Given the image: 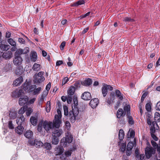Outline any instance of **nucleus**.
I'll return each mask as SVG.
<instances>
[{"label":"nucleus","instance_id":"1","mask_svg":"<svg viewBox=\"0 0 160 160\" xmlns=\"http://www.w3.org/2000/svg\"><path fill=\"white\" fill-rule=\"evenodd\" d=\"M73 103L72 105V110L69 112L70 119L71 122H75L76 117L79 113L78 109L77 108L78 105V99L77 97L74 98L73 99Z\"/></svg>","mask_w":160,"mask_h":160},{"label":"nucleus","instance_id":"2","mask_svg":"<svg viewBox=\"0 0 160 160\" xmlns=\"http://www.w3.org/2000/svg\"><path fill=\"white\" fill-rule=\"evenodd\" d=\"M124 110L122 108H119L117 113V118L124 117L126 114L128 115L130 113V106L129 105L125 106L124 107Z\"/></svg>","mask_w":160,"mask_h":160},{"label":"nucleus","instance_id":"3","mask_svg":"<svg viewBox=\"0 0 160 160\" xmlns=\"http://www.w3.org/2000/svg\"><path fill=\"white\" fill-rule=\"evenodd\" d=\"M28 144L30 146H35L39 148L43 145L42 142L38 139H35L34 140L30 139L28 141Z\"/></svg>","mask_w":160,"mask_h":160},{"label":"nucleus","instance_id":"4","mask_svg":"<svg viewBox=\"0 0 160 160\" xmlns=\"http://www.w3.org/2000/svg\"><path fill=\"white\" fill-rule=\"evenodd\" d=\"M72 142V137L70 135H66V137H63L61 141V145L64 147L67 146V143H70Z\"/></svg>","mask_w":160,"mask_h":160},{"label":"nucleus","instance_id":"5","mask_svg":"<svg viewBox=\"0 0 160 160\" xmlns=\"http://www.w3.org/2000/svg\"><path fill=\"white\" fill-rule=\"evenodd\" d=\"M156 152L155 148L150 147H147L145 149V153L146 158H149L152 156V154H154Z\"/></svg>","mask_w":160,"mask_h":160},{"label":"nucleus","instance_id":"6","mask_svg":"<svg viewBox=\"0 0 160 160\" xmlns=\"http://www.w3.org/2000/svg\"><path fill=\"white\" fill-rule=\"evenodd\" d=\"M113 88L110 85L104 84L102 88V93L104 97H105L108 93V90L112 91Z\"/></svg>","mask_w":160,"mask_h":160},{"label":"nucleus","instance_id":"7","mask_svg":"<svg viewBox=\"0 0 160 160\" xmlns=\"http://www.w3.org/2000/svg\"><path fill=\"white\" fill-rule=\"evenodd\" d=\"M53 128L55 127L56 128H59L60 124L61 123V118H58V115H55L54 119L53 120Z\"/></svg>","mask_w":160,"mask_h":160},{"label":"nucleus","instance_id":"8","mask_svg":"<svg viewBox=\"0 0 160 160\" xmlns=\"http://www.w3.org/2000/svg\"><path fill=\"white\" fill-rule=\"evenodd\" d=\"M29 52V48L28 47L24 49H19L17 50L15 53V56L21 57L20 56L22 54L27 53Z\"/></svg>","mask_w":160,"mask_h":160},{"label":"nucleus","instance_id":"9","mask_svg":"<svg viewBox=\"0 0 160 160\" xmlns=\"http://www.w3.org/2000/svg\"><path fill=\"white\" fill-rule=\"evenodd\" d=\"M36 88V85H33L30 86L28 84L25 83L23 84V88L24 90L25 91L27 90L30 92H33Z\"/></svg>","mask_w":160,"mask_h":160},{"label":"nucleus","instance_id":"10","mask_svg":"<svg viewBox=\"0 0 160 160\" xmlns=\"http://www.w3.org/2000/svg\"><path fill=\"white\" fill-rule=\"evenodd\" d=\"M43 126L45 130L48 132L53 128V123L52 122L45 120L43 122Z\"/></svg>","mask_w":160,"mask_h":160},{"label":"nucleus","instance_id":"11","mask_svg":"<svg viewBox=\"0 0 160 160\" xmlns=\"http://www.w3.org/2000/svg\"><path fill=\"white\" fill-rule=\"evenodd\" d=\"M28 98L27 96H21L19 99V104L20 106H24L28 101Z\"/></svg>","mask_w":160,"mask_h":160},{"label":"nucleus","instance_id":"12","mask_svg":"<svg viewBox=\"0 0 160 160\" xmlns=\"http://www.w3.org/2000/svg\"><path fill=\"white\" fill-rule=\"evenodd\" d=\"M133 147V144L132 142H129L128 144L126 152V155L130 156L132 153V150Z\"/></svg>","mask_w":160,"mask_h":160},{"label":"nucleus","instance_id":"13","mask_svg":"<svg viewBox=\"0 0 160 160\" xmlns=\"http://www.w3.org/2000/svg\"><path fill=\"white\" fill-rule=\"evenodd\" d=\"M62 132V130L59 129L58 128L54 129L52 131V136L58 138L61 135Z\"/></svg>","mask_w":160,"mask_h":160},{"label":"nucleus","instance_id":"14","mask_svg":"<svg viewBox=\"0 0 160 160\" xmlns=\"http://www.w3.org/2000/svg\"><path fill=\"white\" fill-rule=\"evenodd\" d=\"M99 103V102L98 98H95L90 101L89 104L92 108H94L98 105Z\"/></svg>","mask_w":160,"mask_h":160},{"label":"nucleus","instance_id":"15","mask_svg":"<svg viewBox=\"0 0 160 160\" xmlns=\"http://www.w3.org/2000/svg\"><path fill=\"white\" fill-rule=\"evenodd\" d=\"M22 59L21 57H18L15 56L13 60V64L16 66H19L21 64Z\"/></svg>","mask_w":160,"mask_h":160},{"label":"nucleus","instance_id":"16","mask_svg":"<svg viewBox=\"0 0 160 160\" xmlns=\"http://www.w3.org/2000/svg\"><path fill=\"white\" fill-rule=\"evenodd\" d=\"M81 98L85 100H90L91 98V93L88 92H85L82 94Z\"/></svg>","mask_w":160,"mask_h":160},{"label":"nucleus","instance_id":"17","mask_svg":"<svg viewBox=\"0 0 160 160\" xmlns=\"http://www.w3.org/2000/svg\"><path fill=\"white\" fill-rule=\"evenodd\" d=\"M64 146L60 145V146H58L55 148V151L56 155H60L64 151L63 148Z\"/></svg>","mask_w":160,"mask_h":160},{"label":"nucleus","instance_id":"18","mask_svg":"<svg viewBox=\"0 0 160 160\" xmlns=\"http://www.w3.org/2000/svg\"><path fill=\"white\" fill-rule=\"evenodd\" d=\"M22 90L16 89L12 92V96L15 98H18L22 95Z\"/></svg>","mask_w":160,"mask_h":160},{"label":"nucleus","instance_id":"19","mask_svg":"<svg viewBox=\"0 0 160 160\" xmlns=\"http://www.w3.org/2000/svg\"><path fill=\"white\" fill-rule=\"evenodd\" d=\"M23 81L22 77L20 76L17 79H16L13 82V85L15 86L20 85Z\"/></svg>","mask_w":160,"mask_h":160},{"label":"nucleus","instance_id":"20","mask_svg":"<svg viewBox=\"0 0 160 160\" xmlns=\"http://www.w3.org/2000/svg\"><path fill=\"white\" fill-rule=\"evenodd\" d=\"M25 118L24 116L23 115H21L20 118L17 119L16 120L17 123L18 125H22L25 122Z\"/></svg>","mask_w":160,"mask_h":160},{"label":"nucleus","instance_id":"21","mask_svg":"<svg viewBox=\"0 0 160 160\" xmlns=\"http://www.w3.org/2000/svg\"><path fill=\"white\" fill-rule=\"evenodd\" d=\"M3 58L6 59H9L12 57V53L10 51H8L6 52H4L2 55Z\"/></svg>","mask_w":160,"mask_h":160},{"label":"nucleus","instance_id":"22","mask_svg":"<svg viewBox=\"0 0 160 160\" xmlns=\"http://www.w3.org/2000/svg\"><path fill=\"white\" fill-rule=\"evenodd\" d=\"M30 59L31 61L35 62L37 59V54L36 52H32L30 55Z\"/></svg>","mask_w":160,"mask_h":160},{"label":"nucleus","instance_id":"23","mask_svg":"<svg viewBox=\"0 0 160 160\" xmlns=\"http://www.w3.org/2000/svg\"><path fill=\"white\" fill-rule=\"evenodd\" d=\"M23 127L21 125H18V126L15 128V132L18 134L20 135L21 134L23 131Z\"/></svg>","mask_w":160,"mask_h":160},{"label":"nucleus","instance_id":"24","mask_svg":"<svg viewBox=\"0 0 160 160\" xmlns=\"http://www.w3.org/2000/svg\"><path fill=\"white\" fill-rule=\"evenodd\" d=\"M75 90V87L73 86H71L68 90V95L72 96L74 93Z\"/></svg>","mask_w":160,"mask_h":160},{"label":"nucleus","instance_id":"25","mask_svg":"<svg viewBox=\"0 0 160 160\" xmlns=\"http://www.w3.org/2000/svg\"><path fill=\"white\" fill-rule=\"evenodd\" d=\"M33 81L35 83H41L45 80L44 77H33Z\"/></svg>","mask_w":160,"mask_h":160},{"label":"nucleus","instance_id":"26","mask_svg":"<svg viewBox=\"0 0 160 160\" xmlns=\"http://www.w3.org/2000/svg\"><path fill=\"white\" fill-rule=\"evenodd\" d=\"M92 83V81L90 78H87L85 79L82 82L83 85L87 86L91 85Z\"/></svg>","mask_w":160,"mask_h":160},{"label":"nucleus","instance_id":"27","mask_svg":"<svg viewBox=\"0 0 160 160\" xmlns=\"http://www.w3.org/2000/svg\"><path fill=\"white\" fill-rule=\"evenodd\" d=\"M148 112L146 114V117L147 118V123L149 125H151V119L152 118V116Z\"/></svg>","mask_w":160,"mask_h":160},{"label":"nucleus","instance_id":"28","mask_svg":"<svg viewBox=\"0 0 160 160\" xmlns=\"http://www.w3.org/2000/svg\"><path fill=\"white\" fill-rule=\"evenodd\" d=\"M33 133L31 130H27L24 134V136L27 138H31L33 136Z\"/></svg>","mask_w":160,"mask_h":160},{"label":"nucleus","instance_id":"29","mask_svg":"<svg viewBox=\"0 0 160 160\" xmlns=\"http://www.w3.org/2000/svg\"><path fill=\"white\" fill-rule=\"evenodd\" d=\"M30 122L34 126H36L38 122L37 118L34 116H32L30 118Z\"/></svg>","mask_w":160,"mask_h":160},{"label":"nucleus","instance_id":"30","mask_svg":"<svg viewBox=\"0 0 160 160\" xmlns=\"http://www.w3.org/2000/svg\"><path fill=\"white\" fill-rule=\"evenodd\" d=\"M41 66L39 64L36 63H35L33 65L32 69L35 71H38L41 69Z\"/></svg>","mask_w":160,"mask_h":160},{"label":"nucleus","instance_id":"31","mask_svg":"<svg viewBox=\"0 0 160 160\" xmlns=\"http://www.w3.org/2000/svg\"><path fill=\"white\" fill-rule=\"evenodd\" d=\"M85 2L83 0H79L76 2H75L71 5L72 7H76L78 6L79 5H80L82 4H84Z\"/></svg>","mask_w":160,"mask_h":160},{"label":"nucleus","instance_id":"32","mask_svg":"<svg viewBox=\"0 0 160 160\" xmlns=\"http://www.w3.org/2000/svg\"><path fill=\"white\" fill-rule=\"evenodd\" d=\"M23 72V69L22 68L18 67L16 69L15 73L18 75H20L22 74Z\"/></svg>","mask_w":160,"mask_h":160},{"label":"nucleus","instance_id":"33","mask_svg":"<svg viewBox=\"0 0 160 160\" xmlns=\"http://www.w3.org/2000/svg\"><path fill=\"white\" fill-rule=\"evenodd\" d=\"M120 146V151L123 152H125L126 146V143H122L119 144Z\"/></svg>","mask_w":160,"mask_h":160},{"label":"nucleus","instance_id":"34","mask_svg":"<svg viewBox=\"0 0 160 160\" xmlns=\"http://www.w3.org/2000/svg\"><path fill=\"white\" fill-rule=\"evenodd\" d=\"M76 149V148L73 147L72 148H71L69 150H68V151L65 152V155L66 156V157L70 156L71 155L72 151L75 150Z\"/></svg>","mask_w":160,"mask_h":160},{"label":"nucleus","instance_id":"35","mask_svg":"<svg viewBox=\"0 0 160 160\" xmlns=\"http://www.w3.org/2000/svg\"><path fill=\"white\" fill-rule=\"evenodd\" d=\"M124 133L123 130L122 129H120L119 132L118 137L119 138L120 140L121 141L124 138Z\"/></svg>","mask_w":160,"mask_h":160},{"label":"nucleus","instance_id":"36","mask_svg":"<svg viewBox=\"0 0 160 160\" xmlns=\"http://www.w3.org/2000/svg\"><path fill=\"white\" fill-rule=\"evenodd\" d=\"M27 107L26 106H24L22 107L18 111V113L19 114H22L24 113L26 110Z\"/></svg>","mask_w":160,"mask_h":160},{"label":"nucleus","instance_id":"37","mask_svg":"<svg viewBox=\"0 0 160 160\" xmlns=\"http://www.w3.org/2000/svg\"><path fill=\"white\" fill-rule=\"evenodd\" d=\"M115 93L117 97L119 98V99L121 100H122L123 98V97L121 95V93L119 90H116L115 91Z\"/></svg>","mask_w":160,"mask_h":160},{"label":"nucleus","instance_id":"38","mask_svg":"<svg viewBox=\"0 0 160 160\" xmlns=\"http://www.w3.org/2000/svg\"><path fill=\"white\" fill-rule=\"evenodd\" d=\"M52 143L53 144L57 145V144L59 142V139L58 138L52 136Z\"/></svg>","mask_w":160,"mask_h":160},{"label":"nucleus","instance_id":"39","mask_svg":"<svg viewBox=\"0 0 160 160\" xmlns=\"http://www.w3.org/2000/svg\"><path fill=\"white\" fill-rule=\"evenodd\" d=\"M42 88L41 87H38L37 88H36L33 92V94L34 95H38L40 92Z\"/></svg>","mask_w":160,"mask_h":160},{"label":"nucleus","instance_id":"40","mask_svg":"<svg viewBox=\"0 0 160 160\" xmlns=\"http://www.w3.org/2000/svg\"><path fill=\"white\" fill-rule=\"evenodd\" d=\"M17 115V113L16 112H10L9 116L11 119H14L16 118Z\"/></svg>","mask_w":160,"mask_h":160},{"label":"nucleus","instance_id":"41","mask_svg":"<svg viewBox=\"0 0 160 160\" xmlns=\"http://www.w3.org/2000/svg\"><path fill=\"white\" fill-rule=\"evenodd\" d=\"M10 46L8 45L2 44L1 46V49L3 51H7L10 48Z\"/></svg>","mask_w":160,"mask_h":160},{"label":"nucleus","instance_id":"42","mask_svg":"<svg viewBox=\"0 0 160 160\" xmlns=\"http://www.w3.org/2000/svg\"><path fill=\"white\" fill-rule=\"evenodd\" d=\"M43 122L42 121L40 122L38 126L37 130L38 132H40L42 131L43 128Z\"/></svg>","mask_w":160,"mask_h":160},{"label":"nucleus","instance_id":"43","mask_svg":"<svg viewBox=\"0 0 160 160\" xmlns=\"http://www.w3.org/2000/svg\"><path fill=\"white\" fill-rule=\"evenodd\" d=\"M33 109L31 108H29L27 109L26 110V114L27 116H29L32 112H33Z\"/></svg>","mask_w":160,"mask_h":160},{"label":"nucleus","instance_id":"44","mask_svg":"<svg viewBox=\"0 0 160 160\" xmlns=\"http://www.w3.org/2000/svg\"><path fill=\"white\" fill-rule=\"evenodd\" d=\"M8 42L11 46L14 47L16 46V43L15 42L12 38H10L8 40Z\"/></svg>","mask_w":160,"mask_h":160},{"label":"nucleus","instance_id":"45","mask_svg":"<svg viewBox=\"0 0 160 160\" xmlns=\"http://www.w3.org/2000/svg\"><path fill=\"white\" fill-rule=\"evenodd\" d=\"M154 118L155 120L158 122H160V115L159 113L156 112L155 114Z\"/></svg>","mask_w":160,"mask_h":160},{"label":"nucleus","instance_id":"46","mask_svg":"<svg viewBox=\"0 0 160 160\" xmlns=\"http://www.w3.org/2000/svg\"><path fill=\"white\" fill-rule=\"evenodd\" d=\"M145 109L148 112H150L151 110V107L150 103H148L146 104Z\"/></svg>","mask_w":160,"mask_h":160},{"label":"nucleus","instance_id":"47","mask_svg":"<svg viewBox=\"0 0 160 160\" xmlns=\"http://www.w3.org/2000/svg\"><path fill=\"white\" fill-rule=\"evenodd\" d=\"M128 115V123L130 124H133L134 123V121L132 117L131 116L129 115V114Z\"/></svg>","mask_w":160,"mask_h":160},{"label":"nucleus","instance_id":"48","mask_svg":"<svg viewBox=\"0 0 160 160\" xmlns=\"http://www.w3.org/2000/svg\"><path fill=\"white\" fill-rule=\"evenodd\" d=\"M117 118H118V121L120 124H124L125 123L124 117Z\"/></svg>","mask_w":160,"mask_h":160},{"label":"nucleus","instance_id":"49","mask_svg":"<svg viewBox=\"0 0 160 160\" xmlns=\"http://www.w3.org/2000/svg\"><path fill=\"white\" fill-rule=\"evenodd\" d=\"M151 127L156 128V129H158L159 128L158 126L156 121H153L151 123V125H150Z\"/></svg>","mask_w":160,"mask_h":160},{"label":"nucleus","instance_id":"50","mask_svg":"<svg viewBox=\"0 0 160 160\" xmlns=\"http://www.w3.org/2000/svg\"><path fill=\"white\" fill-rule=\"evenodd\" d=\"M123 21L125 22H133L134 20L128 17H126L124 18Z\"/></svg>","mask_w":160,"mask_h":160},{"label":"nucleus","instance_id":"51","mask_svg":"<svg viewBox=\"0 0 160 160\" xmlns=\"http://www.w3.org/2000/svg\"><path fill=\"white\" fill-rule=\"evenodd\" d=\"M66 100L68 104H70L71 103L72 100V96L68 95Z\"/></svg>","mask_w":160,"mask_h":160},{"label":"nucleus","instance_id":"52","mask_svg":"<svg viewBox=\"0 0 160 160\" xmlns=\"http://www.w3.org/2000/svg\"><path fill=\"white\" fill-rule=\"evenodd\" d=\"M151 143L152 144V146L153 147V148H155V150H156V148L158 147V144L156 143L153 140H152L151 141Z\"/></svg>","mask_w":160,"mask_h":160},{"label":"nucleus","instance_id":"53","mask_svg":"<svg viewBox=\"0 0 160 160\" xmlns=\"http://www.w3.org/2000/svg\"><path fill=\"white\" fill-rule=\"evenodd\" d=\"M45 148L47 149H50L51 148V146L50 143H45L44 144Z\"/></svg>","mask_w":160,"mask_h":160},{"label":"nucleus","instance_id":"54","mask_svg":"<svg viewBox=\"0 0 160 160\" xmlns=\"http://www.w3.org/2000/svg\"><path fill=\"white\" fill-rule=\"evenodd\" d=\"M44 74V72L42 71H41L40 72H39L38 73L37 75L35 74L34 77H44L43 76Z\"/></svg>","mask_w":160,"mask_h":160},{"label":"nucleus","instance_id":"55","mask_svg":"<svg viewBox=\"0 0 160 160\" xmlns=\"http://www.w3.org/2000/svg\"><path fill=\"white\" fill-rule=\"evenodd\" d=\"M148 93L147 92H145L142 94L141 98V102H142L144 101V99L147 96Z\"/></svg>","mask_w":160,"mask_h":160},{"label":"nucleus","instance_id":"56","mask_svg":"<svg viewBox=\"0 0 160 160\" xmlns=\"http://www.w3.org/2000/svg\"><path fill=\"white\" fill-rule=\"evenodd\" d=\"M50 102H48L46 106V112H49L50 111Z\"/></svg>","mask_w":160,"mask_h":160},{"label":"nucleus","instance_id":"57","mask_svg":"<svg viewBox=\"0 0 160 160\" xmlns=\"http://www.w3.org/2000/svg\"><path fill=\"white\" fill-rule=\"evenodd\" d=\"M90 12H88L85 14H83L80 16L79 18L80 19H82L83 18H84L86 17L87 16H89L90 14Z\"/></svg>","mask_w":160,"mask_h":160},{"label":"nucleus","instance_id":"58","mask_svg":"<svg viewBox=\"0 0 160 160\" xmlns=\"http://www.w3.org/2000/svg\"><path fill=\"white\" fill-rule=\"evenodd\" d=\"M65 126L66 128L68 130H69L70 128V124L69 122L66 121L65 122Z\"/></svg>","mask_w":160,"mask_h":160},{"label":"nucleus","instance_id":"59","mask_svg":"<svg viewBox=\"0 0 160 160\" xmlns=\"http://www.w3.org/2000/svg\"><path fill=\"white\" fill-rule=\"evenodd\" d=\"M8 127L10 129H13L14 128L13 125L11 121H9L8 122Z\"/></svg>","mask_w":160,"mask_h":160},{"label":"nucleus","instance_id":"60","mask_svg":"<svg viewBox=\"0 0 160 160\" xmlns=\"http://www.w3.org/2000/svg\"><path fill=\"white\" fill-rule=\"evenodd\" d=\"M74 85L75 87V88H77L80 87V82L79 81H77L75 83Z\"/></svg>","mask_w":160,"mask_h":160},{"label":"nucleus","instance_id":"61","mask_svg":"<svg viewBox=\"0 0 160 160\" xmlns=\"http://www.w3.org/2000/svg\"><path fill=\"white\" fill-rule=\"evenodd\" d=\"M65 42L64 41L62 42L60 47L61 50H62L64 49V47L65 45Z\"/></svg>","mask_w":160,"mask_h":160},{"label":"nucleus","instance_id":"62","mask_svg":"<svg viewBox=\"0 0 160 160\" xmlns=\"http://www.w3.org/2000/svg\"><path fill=\"white\" fill-rule=\"evenodd\" d=\"M64 114L65 116H67L68 114V108L66 107H64Z\"/></svg>","mask_w":160,"mask_h":160},{"label":"nucleus","instance_id":"63","mask_svg":"<svg viewBox=\"0 0 160 160\" xmlns=\"http://www.w3.org/2000/svg\"><path fill=\"white\" fill-rule=\"evenodd\" d=\"M156 109L157 110L160 111V102H158L157 103Z\"/></svg>","mask_w":160,"mask_h":160},{"label":"nucleus","instance_id":"64","mask_svg":"<svg viewBox=\"0 0 160 160\" xmlns=\"http://www.w3.org/2000/svg\"><path fill=\"white\" fill-rule=\"evenodd\" d=\"M134 132L133 131H132L130 132V136L128 137V138H133L134 137Z\"/></svg>","mask_w":160,"mask_h":160}]
</instances>
